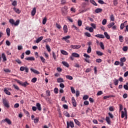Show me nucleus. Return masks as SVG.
Masks as SVG:
<instances>
[{"label": "nucleus", "instance_id": "nucleus-2", "mask_svg": "<svg viewBox=\"0 0 128 128\" xmlns=\"http://www.w3.org/2000/svg\"><path fill=\"white\" fill-rule=\"evenodd\" d=\"M67 124V128H74V122L72 121H70L68 122V121L66 122Z\"/></svg>", "mask_w": 128, "mask_h": 128}, {"label": "nucleus", "instance_id": "nucleus-40", "mask_svg": "<svg viewBox=\"0 0 128 128\" xmlns=\"http://www.w3.org/2000/svg\"><path fill=\"white\" fill-rule=\"evenodd\" d=\"M96 54H98V56H104V53L100 51H96Z\"/></svg>", "mask_w": 128, "mask_h": 128}, {"label": "nucleus", "instance_id": "nucleus-60", "mask_svg": "<svg viewBox=\"0 0 128 128\" xmlns=\"http://www.w3.org/2000/svg\"><path fill=\"white\" fill-rule=\"evenodd\" d=\"M54 94H58V88H56L54 89Z\"/></svg>", "mask_w": 128, "mask_h": 128}, {"label": "nucleus", "instance_id": "nucleus-7", "mask_svg": "<svg viewBox=\"0 0 128 128\" xmlns=\"http://www.w3.org/2000/svg\"><path fill=\"white\" fill-rule=\"evenodd\" d=\"M124 111H121V118H124V114H128V111L126 110V108H124Z\"/></svg>", "mask_w": 128, "mask_h": 128}, {"label": "nucleus", "instance_id": "nucleus-18", "mask_svg": "<svg viewBox=\"0 0 128 128\" xmlns=\"http://www.w3.org/2000/svg\"><path fill=\"white\" fill-rule=\"evenodd\" d=\"M96 38H104V36L102 34H98L95 35Z\"/></svg>", "mask_w": 128, "mask_h": 128}, {"label": "nucleus", "instance_id": "nucleus-63", "mask_svg": "<svg viewBox=\"0 0 128 128\" xmlns=\"http://www.w3.org/2000/svg\"><path fill=\"white\" fill-rule=\"evenodd\" d=\"M109 110L110 112H114V106H110L109 107Z\"/></svg>", "mask_w": 128, "mask_h": 128}, {"label": "nucleus", "instance_id": "nucleus-46", "mask_svg": "<svg viewBox=\"0 0 128 128\" xmlns=\"http://www.w3.org/2000/svg\"><path fill=\"white\" fill-rule=\"evenodd\" d=\"M46 50H48V52H50V46L46 44Z\"/></svg>", "mask_w": 128, "mask_h": 128}, {"label": "nucleus", "instance_id": "nucleus-26", "mask_svg": "<svg viewBox=\"0 0 128 128\" xmlns=\"http://www.w3.org/2000/svg\"><path fill=\"white\" fill-rule=\"evenodd\" d=\"M62 64L66 66V68H68L70 66V64H68V63L67 62H66L64 61L62 62Z\"/></svg>", "mask_w": 128, "mask_h": 128}, {"label": "nucleus", "instance_id": "nucleus-21", "mask_svg": "<svg viewBox=\"0 0 128 128\" xmlns=\"http://www.w3.org/2000/svg\"><path fill=\"white\" fill-rule=\"evenodd\" d=\"M51 41H52V40L48 38H46L44 40H43L42 42L43 44H44V42H50Z\"/></svg>", "mask_w": 128, "mask_h": 128}, {"label": "nucleus", "instance_id": "nucleus-34", "mask_svg": "<svg viewBox=\"0 0 128 128\" xmlns=\"http://www.w3.org/2000/svg\"><path fill=\"white\" fill-rule=\"evenodd\" d=\"M114 96L112 95H109L108 96H104L103 98H104V100H106V98H114Z\"/></svg>", "mask_w": 128, "mask_h": 128}, {"label": "nucleus", "instance_id": "nucleus-29", "mask_svg": "<svg viewBox=\"0 0 128 128\" xmlns=\"http://www.w3.org/2000/svg\"><path fill=\"white\" fill-rule=\"evenodd\" d=\"M57 82H64V79L62 78H58L57 79Z\"/></svg>", "mask_w": 128, "mask_h": 128}, {"label": "nucleus", "instance_id": "nucleus-24", "mask_svg": "<svg viewBox=\"0 0 128 128\" xmlns=\"http://www.w3.org/2000/svg\"><path fill=\"white\" fill-rule=\"evenodd\" d=\"M2 56L3 58L4 62H6V54L4 53H2Z\"/></svg>", "mask_w": 128, "mask_h": 128}, {"label": "nucleus", "instance_id": "nucleus-36", "mask_svg": "<svg viewBox=\"0 0 128 128\" xmlns=\"http://www.w3.org/2000/svg\"><path fill=\"white\" fill-rule=\"evenodd\" d=\"M6 122H7L8 124H12V121H10V119L6 118Z\"/></svg>", "mask_w": 128, "mask_h": 128}, {"label": "nucleus", "instance_id": "nucleus-64", "mask_svg": "<svg viewBox=\"0 0 128 128\" xmlns=\"http://www.w3.org/2000/svg\"><path fill=\"white\" fill-rule=\"evenodd\" d=\"M103 94L102 91H99L97 93V96H102Z\"/></svg>", "mask_w": 128, "mask_h": 128}, {"label": "nucleus", "instance_id": "nucleus-50", "mask_svg": "<svg viewBox=\"0 0 128 128\" xmlns=\"http://www.w3.org/2000/svg\"><path fill=\"white\" fill-rule=\"evenodd\" d=\"M46 94L47 96H50V90H48L46 91Z\"/></svg>", "mask_w": 128, "mask_h": 128}, {"label": "nucleus", "instance_id": "nucleus-57", "mask_svg": "<svg viewBox=\"0 0 128 128\" xmlns=\"http://www.w3.org/2000/svg\"><path fill=\"white\" fill-rule=\"evenodd\" d=\"M128 47L127 46H124L123 47L122 50L124 52H128Z\"/></svg>", "mask_w": 128, "mask_h": 128}, {"label": "nucleus", "instance_id": "nucleus-10", "mask_svg": "<svg viewBox=\"0 0 128 128\" xmlns=\"http://www.w3.org/2000/svg\"><path fill=\"white\" fill-rule=\"evenodd\" d=\"M36 106L38 110H39L40 112L42 110V106L40 105V104L38 102L36 103Z\"/></svg>", "mask_w": 128, "mask_h": 128}, {"label": "nucleus", "instance_id": "nucleus-43", "mask_svg": "<svg viewBox=\"0 0 128 128\" xmlns=\"http://www.w3.org/2000/svg\"><path fill=\"white\" fill-rule=\"evenodd\" d=\"M100 46L102 50H104V45L102 42H100Z\"/></svg>", "mask_w": 128, "mask_h": 128}, {"label": "nucleus", "instance_id": "nucleus-27", "mask_svg": "<svg viewBox=\"0 0 128 128\" xmlns=\"http://www.w3.org/2000/svg\"><path fill=\"white\" fill-rule=\"evenodd\" d=\"M104 34L106 38H107V40H110V35H108V32H104Z\"/></svg>", "mask_w": 128, "mask_h": 128}, {"label": "nucleus", "instance_id": "nucleus-37", "mask_svg": "<svg viewBox=\"0 0 128 128\" xmlns=\"http://www.w3.org/2000/svg\"><path fill=\"white\" fill-rule=\"evenodd\" d=\"M88 54H90L92 52V47L90 46H88V48L87 50Z\"/></svg>", "mask_w": 128, "mask_h": 128}, {"label": "nucleus", "instance_id": "nucleus-45", "mask_svg": "<svg viewBox=\"0 0 128 128\" xmlns=\"http://www.w3.org/2000/svg\"><path fill=\"white\" fill-rule=\"evenodd\" d=\"M40 58L42 62H43L44 64L46 62V59H44V58L42 56H40Z\"/></svg>", "mask_w": 128, "mask_h": 128}, {"label": "nucleus", "instance_id": "nucleus-61", "mask_svg": "<svg viewBox=\"0 0 128 128\" xmlns=\"http://www.w3.org/2000/svg\"><path fill=\"white\" fill-rule=\"evenodd\" d=\"M4 72H10L11 71L10 69L4 68Z\"/></svg>", "mask_w": 128, "mask_h": 128}, {"label": "nucleus", "instance_id": "nucleus-38", "mask_svg": "<svg viewBox=\"0 0 128 128\" xmlns=\"http://www.w3.org/2000/svg\"><path fill=\"white\" fill-rule=\"evenodd\" d=\"M68 38H70V36H68L64 37H63L62 40H64L65 41L67 40H68Z\"/></svg>", "mask_w": 128, "mask_h": 128}, {"label": "nucleus", "instance_id": "nucleus-44", "mask_svg": "<svg viewBox=\"0 0 128 128\" xmlns=\"http://www.w3.org/2000/svg\"><path fill=\"white\" fill-rule=\"evenodd\" d=\"M114 84L115 86H118V80L116 79H115L114 80Z\"/></svg>", "mask_w": 128, "mask_h": 128}, {"label": "nucleus", "instance_id": "nucleus-13", "mask_svg": "<svg viewBox=\"0 0 128 128\" xmlns=\"http://www.w3.org/2000/svg\"><path fill=\"white\" fill-rule=\"evenodd\" d=\"M30 70L31 72H34V74H40V72L38 71V70H34L32 68H30Z\"/></svg>", "mask_w": 128, "mask_h": 128}, {"label": "nucleus", "instance_id": "nucleus-53", "mask_svg": "<svg viewBox=\"0 0 128 128\" xmlns=\"http://www.w3.org/2000/svg\"><path fill=\"white\" fill-rule=\"evenodd\" d=\"M98 2L100 4H106V2H104L102 0H98Z\"/></svg>", "mask_w": 128, "mask_h": 128}, {"label": "nucleus", "instance_id": "nucleus-12", "mask_svg": "<svg viewBox=\"0 0 128 128\" xmlns=\"http://www.w3.org/2000/svg\"><path fill=\"white\" fill-rule=\"evenodd\" d=\"M44 38V36H41L40 37L38 38L36 40V44H38V42H42V39Z\"/></svg>", "mask_w": 128, "mask_h": 128}, {"label": "nucleus", "instance_id": "nucleus-32", "mask_svg": "<svg viewBox=\"0 0 128 128\" xmlns=\"http://www.w3.org/2000/svg\"><path fill=\"white\" fill-rule=\"evenodd\" d=\"M126 24V21H125L124 24H122L120 26V30H124V24Z\"/></svg>", "mask_w": 128, "mask_h": 128}, {"label": "nucleus", "instance_id": "nucleus-8", "mask_svg": "<svg viewBox=\"0 0 128 128\" xmlns=\"http://www.w3.org/2000/svg\"><path fill=\"white\" fill-rule=\"evenodd\" d=\"M72 102L73 104V106H74V108H76V99H74V97L72 98Z\"/></svg>", "mask_w": 128, "mask_h": 128}, {"label": "nucleus", "instance_id": "nucleus-17", "mask_svg": "<svg viewBox=\"0 0 128 128\" xmlns=\"http://www.w3.org/2000/svg\"><path fill=\"white\" fill-rule=\"evenodd\" d=\"M102 12V9L100 8H98L95 10V12L96 14H100V12Z\"/></svg>", "mask_w": 128, "mask_h": 128}, {"label": "nucleus", "instance_id": "nucleus-56", "mask_svg": "<svg viewBox=\"0 0 128 128\" xmlns=\"http://www.w3.org/2000/svg\"><path fill=\"white\" fill-rule=\"evenodd\" d=\"M71 91L72 94H76V90H74V88L72 86L70 87Z\"/></svg>", "mask_w": 128, "mask_h": 128}, {"label": "nucleus", "instance_id": "nucleus-55", "mask_svg": "<svg viewBox=\"0 0 128 128\" xmlns=\"http://www.w3.org/2000/svg\"><path fill=\"white\" fill-rule=\"evenodd\" d=\"M36 80H38V78H34L32 80L31 82H32L35 83L36 82Z\"/></svg>", "mask_w": 128, "mask_h": 128}, {"label": "nucleus", "instance_id": "nucleus-28", "mask_svg": "<svg viewBox=\"0 0 128 128\" xmlns=\"http://www.w3.org/2000/svg\"><path fill=\"white\" fill-rule=\"evenodd\" d=\"M66 78H67V80H72L74 79L72 76H70V75H66Z\"/></svg>", "mask_w": 128, "mask_h": 128}, {"label": "nucleus", "instance_id": "nucleus-49", "mask_svg": "<svg viewBox=\"0 0 128 128\" xmlns=\"http://www.w3.org/2000/svg\"><path fill=\"white\" fill-rule=\"evenodd\" d=\"M110 18L112 22H114V14L110 16Z\"/></svg>", "mask_w": 128, "mask_h": 128}, {"label": "nucleus", "instance_id": "nucleus-6", "mask_svg": "<svg viewBox=\"0 0 128 128\" xmlns=\"http://www.w3.org/2000/svg\"><path fill=\"white\" fill-rule=\"evenodd\" d=\"M71 48H73V50H78V48H80V45H72L70 46Z\"/></svg>", "mask_w": 128, "mask_h": 128}, {"label": "nucleus", "instance_id": "nucleus-30", "mask_svg": "<svg viewBox=\"0 0 128 128\" xmlns=\"http://www.w3.org/2000/svg\"><path fill=\"white\" fill-rule=\"evenodd\" d=\"M115 24L114 22H110V23L108 25V26L109 28H112V26H114Z\"/></svg>", "mask_w": 128, "mask_h": 128}, {"label": "nucleus", "instance_id": "nucleus-42", "mask_svg": "<svg viewBox=\"0 0 128 128\" xmlns=\"http://www.w3.org/2000/svg\"><path fill=\"white\" fill-rule=\"evenodd\" d=\"M90 2H91V4H92L94 6H98V4H96V2L94 0H90Z\"/></svg>", "mask_w": 128, "mask_h": 128}, {"label": "nucleus", "instance_id": "nucleus-5", "mask_svg": "<svg viewBox=\"0 0 128 128\" xmlns=\"http://www.w3.org/2000/svg\"><path fill=\"white\" fill-rule=\"evenodd\" d=\"M25 70L26 72H28V67H24L22 66L20 68V70L21 72H24Z\"/></svg>", "mask_w": 128, "mask_h": 128}, {"label": "nucleus", "instance_id": "nucleus-33", "mask_svg": "<svg viewBox=\"0 0 128 128\" xmlns=\"http://www.w3.org/2000/svg\"><path fill=\"white\" fill-rule=\"evenodd\" d=\"M118 39L120 42H124V36H120Z\"/></svg>", "mask_w": 128, "mask_h": 128}, {"label": "nucleus", "instance_id": "nucleus-31", "mask_svg": "<svg viewBox=\"0 0 128 128\" xmlns=\"http://www.w3.org/2000/svg\"><path fill=\"white\" fill-rule=\"evenodd\" d=\"M120 62H126V58L125 57L120 58Z\"/></svg>", "mask_w": 128, "mask_h": 128}, {"label": "nucleus", "instance_id": "nucleus-23", "mask_svg": "<svg viewBox=\"0 0 128 128\" xmlns=\"http://www.w3.org/2000/svg\"><path fill=\"white\" fill-rule=\"evenodd\" d=\"M6 34L8 36H10V29L8 28L6 30Z\"/></svg>", "mask_w": 128, "mask_h": 128}, {"label": "nucleus", "instance_id": "nucleus-16", "mask_svg": "<svg viewBox=\"0 0 128 128\" xmlns=\"http://www.w3.org/2000/svg\"><path fill=\"white\" fill-rule=\"evenodd\" d=\"M36 12V8H34L32 11V16H34Z\"/></svg>", "mask_w": 128, "mask_h": 128}, {"label": "nucleus", "instance_id": "nucleus-9", "mask_svg": "<svg viewBox=\"0 0 128 128\" xmlns=\"http://www.w3.org/2000/svg\"><path fill=\"white\" fill-rule=\"evenodd\" d=\"M106 120L108 124H112V121H110V118L108 116H106Z\"/></svg>", "mask_w": 128, "mask_h": 128}, {"label": "nucleus", "instance_id": "nucleus-59", "mask_svg": "<svg viewBox=\"0 0 128 128\" xmlns=\"http://www.w3.org/2000/svg\"><path fill=\"white\" fill-rule=\"evenodd\" d=\"M88 95H84L83 96V100H88Z\"/></svg>", "mask_w": 128, "mask_h": 128}, {"label": "nucleus", "instance_id": "nucleus-4", "mask_svg": "<svg viewBox=\"0 0 128 128\" xmlns=\"http://www.w3.org/2000/svg\"><path fill=\"white\" fill-rule=\"evenodd\" d=\"M3 104H4V106L8 108H10V104H8V102L6 99L3 100Z\"/></svg>", "mask_w": 128, "mask_h": 128}, {"label": "nucleus", "instance_id": "nucleus-48", "mask_svg": "<svg viewBox=\"0 0 128 128\" xmlns=\"http://www.w3.org/2000/svg\"><path fill=\"white\" fill-rule=\"evenodd\" d=\"M34 124H38V122L39 118H36L34 119Z\"/></svg>", "mask_w": 128, "mask_h": 128}, {"label": "nucleus", "instance_id": "nucleus-1", "mask_svg": "<svg viewBox=\"0 0 128 128\" xmlns=\"http://www.w3.org/2000/svg\"><path fill=\"white\" fill-rule=\"evenodd\" d=\"M17 82H18V84H20V86H24V88L26 87V86H28V84H28L26 82H21L20 80H18Z\"/></svg>", "mask_w": 128, "mask_h": 128}, {"label": "nucleus", "instance_id": "nucleus-62", "mask_svg": "<svg viewBox=\"0 0 128 128\" xmlns=\"http://www.w3.org/2000/svg\"><path fill=\"white\" fill-rule=\"evenodd\" d=\"M102 24H103V26L106 24V19L103 20L102 21Z\"/></svg>", "mask_w": 128, "mask_h": 128}, {"label": "nucleus", "instance_id": "nucleus-11", "mask_svg": "<svg viewBox=\"0 0 128 128\" xmlns=\"http://www.w3.org/2000/svg\"><path fill=\"white\" fill-rule=\"evenodd\" d=\"M25 60H30V61L36 60V59L34 58V56L28 57V58H25Z\"/></svg>", "mask_w": 128, "mask_h": 128}, {"label": "nucleus", "instance_id": "nucleus-25", "mask_svg": "<svg viewBox=\"0 0 128 128\" xmlns=\"http://www.w3.org/2000/svg\"><path fill=\"white\" fill-rule=\"evenodd\" d=\"M74 122L75 124H77V126H80V121H78L76 119H74Z\"/></svg>", "mask_w": 128, "mask_h": 128}, {"label": "nucleus", "instance_id": "nucleus-54", "mask_svg": "<svg viewBox=\"0 0 128 128\" xmlns=\"http://www.w3.org/2000/svg\"><path fill=\"white\" fill-rule=\"evenodd\" d=\"M82 20H78V26H82Z\"/></svg>", "mask_w": 128, "mask_h": 128}, {"label": "nucleus", "instance_id": "nucleus-3", "mask_svg": "<svg viewBox=\"0 0 128 128\" xmlns=\"http://www.w3.org/2000/svg\"><path fill=\"white\" fill-rule=\"evenodd\" d=\"M62 16H66L68 14V7L64 6L63 8H62Z\"/></svg>", "mask_w": 128, "mask_h": 128}, {"label": "nucleus", "instance_id": "nucleus-15", "mask_svg": "<svg viewBox=\"0 0 128 128\" xmlns=\"http://www.w3.org/2000/svg\"><path fill=\"white\" fill-rule=\"evenodd\" d=\"M13 10H14L15 12H16V14H20L21 12V11L20 10V9L16 8L15 7L13 8Z\"/></svg>", "mask_w": 128, "mask_h": 128}, {"label": "nucleus", "instance_id": "nucleus-39", "mask_svg": "<svg viewBox=\"0 0 128 128\" xmlns=\"http://www.w3.org/2000/svg\"><path fill=\"white\" fill-rule=\"evenodd\" d=\"M12 6H18V2H16V0H14L12 2Z\"/></svg>", "mask_w": 128, "mask_h": 128}, {"label": "nucleus", "instance_id": "nucleus-47", "mask_svg": "<svg viewBox=\"0 0 128 128\" xmlns=\"http://www.w3.org/2000/svg\"><path fill=\"white\" fill-rule=\"evenodd\" d=\"M113 4L115 6H118V0H113Z\"/></svg>", "mask_w": 128, "mask_h": 128}, {"label": "nucleus", "instance_id": "nucleus-51", "mask_svg": "<svg viewBox=\"0 0 128 128\" xmlns=\"http://www.w3.org/2000/svg\"><path fill=\"white\" fill-rule=\"evenodd\" d=\"M9 22H10L11 24H14V19H10L9 20Z\"/></svg>", "mask_w": 128, "mask_h": 128}, {"label": "nucleus", "instance_id": "nucleus-14", "mask_svg": "<svg viewBox=\"0 0 128 128\" xmlns=\"http://www.w3.org/2000/svg\"><path fill=\"white\" fill-rule=\"evenodd\" d=\"M63 30L65 34H66L68 32V26L66 25H64L63 28Z\"/></svg>", "mask_w": 128, "mask_h": 128}, {"label": "nucleus", "instance_id": "nucleus-41", "mask_svg": "<svg viewBox=\"0 0 128 128\" xmlns=\"http://www.w3.org/2000/svg\"><path fill=\"white\" fill-rule=\"evenodd\" d=\"M64 114L67 118H70V114H68V112H64Z\"/></svg>", "mask_w": 128, "mask_h": 128}, {"label": "nucleus", "instance_id": "nucleus-22", "mask_svg": "<svg viewBox=\"0 0 128 128\" xmlns=\"http://www.w3.org/2000/svg\"><path fill=\"white\" fill-rule=\"evenodd\" d=\"M61 54H64V56H68V53L64 50H61Z\"/></svg>", "mask_w": 128, "mask_h": 128}, {"label": "nucleus", "instance_id": "nucleus-20", "mask_svg": "<svg viewBox=\"0 0 128 128\" xmlns=\"http://www.w3.org/2000/svg\"><path fill=\"white\" fill-rule=\"evenodd\" d=\"M4 92L6 94H8V96H10V92L6 88H4Z\"/></svg>", "mask_w": 128, "mask_h": 128}, {"label": "nucleus", "instance_id": "nucleus-35", "mask_svg": "<svg viewBox=\"0 0 128 128\" xmlns=\"http://www.w3.org/2000/svg\"><path fill=\"white\" fill-rule=\"evenodd\" d=\"M123 109H124V106H122V104H119V112H122Z\"/></svg>", "mask_w": 128, "mask_h": 128}, {"label": "nucleus", "instance_id": "nucleus-19", "mask_svg": "<svg viewBox=\"0 0 128 128\" xmlns=\"http://www.w3.org/2000/svg\"><path fill=\"white\" fill-rule=\"evenodd\" d=\"M72 56L74 58H80V55L78 54L76 52L72 53Z\"/></svg>", "mask_w": 128, "mask_h": 128}, {"label": "nucleus", "instance_id": "nucleus-52", "mask_svg": "<svg viewBox=\"0 0 128 128\" xmlns=\"http://www.w3.org/2000/svg\"><path fill=\"white\" fill-rule=\"evenodd\" d=\"M90 26H92V28H94V29L96 28V24H94V23H92L90 24Z\"/></svg>", "mask_w": 128, "mask_h": 128}, {"label": "nucleus", "instance_id": "nucleus-58", "mask_svg": "<svg viewBox=\"0 0 128 128\" xmlns=\"http://www.w3.org/2000/svg\"><path fill=\"white\" fill-rule=\"evenodd\" d=\"M20 24V20H17L15 22H14V26H18Z\"/></svg>", "mask_w": 128, "mask_h": 128}]
</instances>
